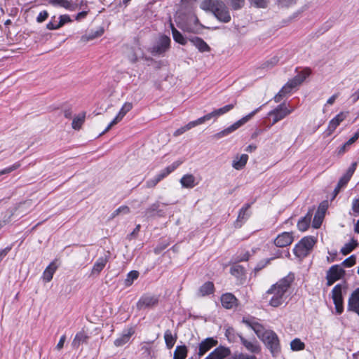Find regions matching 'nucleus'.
<instances>
[{
	"instance_id": "20e7f679",
	"label": "nucleus",
	"mask_w": 359,
	"mask_h": 359,
	"mask_svg": "<svg viewBox=\"0 0 359 359\" xmlns=\"http://www.w3.org/2000/svg\"><path fill=\"white\" fill-rule=\"evenodd\" d=\"M262 107H259L258 108L255 109L254 111L248 114V115L243 116L236 122H235L231 126L227 127L226 128L222 130V131L217 133L213 135V137L215 139H220L224 137H226L229 135V134L232 133L235 130H236L238 128L243 126L245 123H246L248 121H249L257 112H259L261 109Z\"/></svg>"
},
{
	"instance_id": "0eeeda50",
	"label": "nucleus",
	"mask_w": 359,
	"mask_h": 359,
	"mask_svg": "<svg viewBox=\"0 0 359 359\" xmlns=\"http://www.w3.org/2000/svg\"><path fill=\"white\" fill-rule=\"evenodd\" d=\"M342 289L343 285L341 284H337L332 290V298L335 306L336 312L338 314H341L344 311Z\"/></svg>"
},
{
	"instance_id": "680f3d73",
	"label": "nucleus",
	"mask_w": 359,
	"mask_h": 359,
	"mask_svg": "<svg viewBox=\"0 0 359 359\" xmlns=\"http://www.w3.org/2000/svg\"><path fill=\"white\" fill-rule=\"evenodd\" d=\"M250 253L249 252H245L243 254H241V255L238 256L236 258V262H245L248 261L250 258Z\"/></svg>"
},
{
	"instance_id": "1a4fd4ad",
	"label": "nucleus",
	"mask_w": 359,
	"mask_h": 359,
	"mask_svg": "<svg viewBox=\"0 0 359 359\" xmlns=\"http://www.w3.org/2000/svg\"><path fill=\"white\" fill-rule=\"evenodd\" d=\"M217 344V341L212 337L205 339L196 347L195 350L196 351L198 349V352L195 353L194 356L198 358H201Z\"/></svg>"
},
{
	"instance_id": "de8ad7c7",
	"label": "nucleus",
	"mask_w": 359,
	"mask_h": 359,
	"mask_svg": "<svg viewBox=\"0 0 359 359\" xmlns=\"http://www.w3.org/2000/svg\"><path fill=\"white\" fill-rule=\"evenodd\" d=\"M250 3L257 8H266L268 6L269 0H248Z\"/></svg>"
},
{
	"instance_id": "a211bd4d",
	"label": "nucleus",
	"mask_w": 359,
	"mask_h": 359,
	"mask_svg": "<svg viewBox=\"0 0 359 359\" xmlns=\"http://www.w3.org/2000/svg\"><path fill=\"white\" fill-rule=\"evenodd\" d=\"M134 332L135 331L132 327L123 330L122 334L116 339H115L114 344L117 347L125 345L129 341L131 336L134 334Z\"/></svg>"
},
{
	"instance_id": "6e6552de",
	"label": "nucleus",
	"mask_w": 359,
	"mask_h": 359,
	"mask_svg": "<svg viewBox=\"0 0 359 359\" xmlns=\"http://www.w3.org/2000/svg\"><path fill=\"white\" fill-rule=\"evenodd\" d=\"M345 274V271L338 264L332 266L327 271V285L330 286L337 280L341 279Z\"/></svg>"
},
{
	"instance_id": "423d86ee",
	"label": "nucleus",
	"mask_w": 359,
	"mask_h": 359,
	"mask_svg": "<svg viewBox=\"0 0 359 359\" xmlns=\"http://www.w3.org/2000/svg\"><path fill=\"white\" fill-rule=\"evenodd\" d=\"M170 45V39L165 36H161L155 44L149 49V51L154 55H161L168 50Z\"/></svg>"
},
{
	"instance_id": "603ef678",
	"label": "nucleus",
	"mask_w": 359,
	"mask_h": 359,
	"mask_svg": "<svg viewBox=\"0 0 359 359\" xmlns=\"http://www.w3.org/2000/svg\"><path fill=\"white\" fill-rule=\"evenodd\" d=\"M356 257L355 255H351L349 257L344 259L341 264L345 267H351L355 264Z\"/></svg>"
},
{
	"instance_id": "13d9d810",
	"label": "nucleus",
	"mask_w": 359,
	"mask_h": 359,
	"mask_svg": "<svg viewBox=\"0 0 359 359\" xmlns=\"http://www.w3.org/2000/svg\"><path fill=\"white\" fill-rule=\"evenodd\" d=\"M287 94L285 90L283 88L280 89V90L274 96L273 100L276 102H279L283 99V97Z\"/></svg>"
},
{
	"instance_id": "ea45409f",
	"label": "nucleus",
	"mask_w": 359,
	"mask_h": 359,
	"mask_svg": "<svg viewBox=\"0 0 359 359\" xmlns=\"http://www.w3.org/2000/svg\"><path fill=\"white\" fill-rule=\"evenodd\" d=\"M104 33V29L102 27H100L96 31H91L90 33H89L88 35L83 36L82 37V39H84L85 41H90L93 40L97 37H99L102 36Z\"/></svg>"
},
{
	"instance_id": "052dcab7",
	"label": "nucleus",
	"mask_w": 359,
	"mask_h": 359,
	"mask_svg": "<svg viewBox=\"0 0 359 359\" xmlns=\"http://www.w3.org/2000/svg\"><path fill=\"white\" fill-rule=\"evenodd\" d=\"M202 124L201 122L199 121V118L195 120V121H191L189 122V123H187V125L184 126L185 127V130H189L190 129H191L192 128H194L198 125H201Z\"/></svg>"
},
{
	"instance_id": "f8f14e48",
	"label": "nucleus",
	"mask_w": 359,
	"mask_h": 359,
	"mask_svg": "<svg viewBox=\"0 0 359 359\" xmlns=\"http://www.w3.org/2000/svg\"><path fill=\"white\" fill-rule=\"evenodd\" d=\"M238 337L240 339L241 344L245 348L247 351L253 353L257 354L261 352V346L255 338L250 339H245L241 334H238Z\"/></svg>"
},
{
	"instance_id": "2eb2a0df",
	"label": "nucleus",
	"mask_w": 359,
	"mask_h": 359,
	"mask_svg": "<svg viewBox=\"0 0 359 359\" xmlns=\"http://www.w3.org/2000/svg\"><path fill=\"white\" fill-rule=\"evenodd\" d=\"M109 261V255L104 254V256L100 257L97 259L91 271V275H99L100 273L105 267Z\"/></svg>"
},
{
	"instance_id": "0e129e2a",
	"label": "nucleus",
	"mask_w": 359,
	"mask_h": 359,
	"mask_svg": "<svg viewBox=\"0 0 359 359\" xmlns=\"http://www.w3.org/2000/svg\"><path fill=\"white\" fill-rule=\"evenodd\" d=\"M270 259H267L264 262H261L257 264V266L255 267V271L258 272L263 268H264L269 263Z\"/></svg>"
},
{
	"instance_id": "c9c22d12",
	"label": "nucleus",
	"mask_w": 359,
	"mask_h": 359,
	"mask_svg": "<svg viewBox=\"0 0 359 359\" xmlns=\"http://www.w3.org/2000/svg\"><path fill=\"white\" fill-rule=\"evenodd\" d=\"M311 71L309 68H305L299 72L294 78L297 81L299 85L311 74Z\"/></svg>"
},
{
	"instance_id": "473e14b6",
	"label": "nucleus",
	"mask_w": 359,
	"mask_h": 359,
	"mask_svg": "<svg viewBox=\"0 0 359 359\" xmlns=\"http://www.w3.org/2000/svg\"><path fill=\"white\" fill-rule=\"evenodd\" d=\"M358 245V243L354 238H351L349 243H346L341 249V253L344 255H347L351 252Z\"/></svg>"
},
{
	"instance_id": "a878e982",
	"label": "nucleus",
	"mask_w": 359,
	"mask_h": 359,
	"mask_svg": "<svg viewBox=\"0 0 359 359\" xmlns=\"http://www.w3.org/2000/svg\"><path fill=\"white\" fill-rule=\"evenodd\" d=\"M312 217V212L311 211H309L307 214L304 217H302L298 223H297V228L301 231H305L308 229L309 227L311 220Z\"/></svg>"
},
{
	"instance_id": "6e6d98bb",
	"label": "nucleus",
	"mask_w": 359,
	"mask_h": 359,
	"mask_svg": "<svg viewBox=\"0 0 359 359\" xmlns=\"http://www.w3.org/2000/svg\"><path fill=\"white\" fill-rule=\"evenodd\" d=\"M231 6L234 10L241 8L245 4V0H230Z\"/></svg>"
},
{
	"instance_id": "dca6fc26",
	"label": "nucleus",
	"mask_w": 359,
	"mask_h": 359,
	"mask_svg": "<svg viewBox=\"0 0 359 359\" xmlns=\"http://www.w3.org/2000/svg\"><path fill=\"white\" fill-rule=\"evenodd\" d=\"M48 3L54 7L63 8L68 11H74L76 8V4L72 1L69 0H48Z\"/></svg>"
},
{
	"instance_id": "8fccbe9b",
	"label": "nucleus",
	"mask_w": 359,
	"mask_h": 359,
	"mask_svg": "<svg viewBox=\"0 0 359 359\" xmlns=\"http://www.w3.org/2000/svg\"><path fill=\"white\" fill-rule=\"evenodd\" d=\"M238 334L232 327H228L225 331V336L229 341H235Z\"/></svg>"
},
{
	"instance_id": "a19ab883",
	"label": "nucleus",
	"mask_w": 359,
	"mask_h": 359,
	"mask_svg": "<svg viewBox=\"0 0 359 359\" xmlns=\"http://www.w3.org/2000/svg\"><path fill=\"white\" fill-rule=\"evenodd\" d=\"M290 348L294 351H302L304 349L305 344L299 339L295 338L290 342Z\"/></svg>"
},
{
	"instance_id": "6ab92c4d",
	"label": "nucleus",
	"mask_w": 359,
	"mask_h": 359,
	"mask_svg": "<svg viewBox=\"0 0 359 359\" xmlns=\"http://www.w3.org/2000/svg\"><path fill=\"white\" fill-rule=\"evenodd\" d=\"M357 163L355 162L353 163L351 166L348 168L346 173L339 179L337 185L341 187V188L346 186L349 180H351L352 175H353L355 169H356Z\"/></svg>"
},
{
	"instance_id": "774afa93",
	"label": "nucleus",
	"mask_w": 359,
	"mask_h": 359,
	"mask_svg": "<svg viewBox=\"0 0 359 359\" xmlns=\"http://www.w3.org/2000/svg\"><path fill=\"white\" fill-rule=\"evenodd\" d=\"M65 340H66V336L65 335H62L60 337V340H59V341H58V343H57V344L56 346V348L57 350H60V349H62L63 348L64 344L65 342Z\"/></svg>"
},
{
	"instance_id": "f704fd0d",
	"label": "nucleus",
	"mask_w": 359,
	"mask_h": 359,
	"mask_svg": "<svg viewBox=\"0 0 359 359\" xmlns=\"http://www.w3.org/2000/svg\"><path fill=\"white\" fill-rule=\"evenodd\" d=\"M173 39L178 43L185 45L187 43L186 39L183 35L174 27L172 24H170Z\"/></svg>"
},
{
	"instance_id": "bb28decb",
	"label": "nucleus",
	"mask_w": 359,
	"mask_h": 359,
	"mask_svg": "<svg viewBox=\"0 0 359 359\" xmlns=\"http://www.w3.org/2000/svg\"><path fill=\"white\" fill-rule=\"evenodd\" d=\"M88 338L89 337L83 330L77 332L72 341V346L79 348L81 344L86 343Z\"/></svg>"
},
{
	"instance_id": "09e8293b",
	"label": "nucleus",
	"mask_w": 359,
	"mask_h": 359,
	"mask_svg": "<svg viewBox=\"0 0 359 359\" xmlns=\"http://www.w3.org/2000/svg\"><path fill=\"white\" fill-rule=\"evenodd\" d=\"M129 212H130L129 207H128L126 205H122V206H120L119 208H118L116 210H115L112 212V214L111 215V218H114L116 216L118 215L121 213L128 214Z\"/></svg>"
},
{
	"instance_id": "ddd939ff",
	"label": "nucleus",
	"mask_w": 359,
	"mask_h": 359,
	"mask_svg": "<svg viewBox=\"0 0 359 359\" xmlns=\"http://www.w3.org/2000/svg\"><path fill=\"white\" fill-rule=\"evenodd\" d=\"M144 215L147 219L154 218L156 216L159 217H165V212L160 209V203L155 202L149 205L144 212Z\"/></svg>"
},
{
	"instance_id": "2f4dec72",
	"label": "nucleus",
	"mask_w": 359,
	"mask_h": 359,
	"mask_svg": "<svg viewBox=\"0 0 359 359\" xmlns=\"http://www.w3.org/2000/svg\"><path fill=\"white\" fill-rule=\"evenodd\" d=\"M164 339L166 347L170 349L174 346L177 341V336H173L172 332L170 330H167L164 333Z\"/></svg>"
},
{
	"instance_id": "9d476101",
	"label": "nucleus",
	"mask_w": 359,
	"mask_h": 359,
	"mask_svg": "<svg viewBox=\"0 0 359 359\" xmlns=\"http://www.w3.org/2000/svg\"><path fill=\"white\" fill-rule=\"evenodd\" d=\"M292 110L288 109L285 104H279L276 108L268 113V116H273L271 126L283 119L289 115Z\"/></svg>"
},
{
	"instance_id": "cd10ccee",
	"label": "nucleus",
	"mask_w": 359,
	"mask_h": 359,
	"mask_svg": "<svg viewBox=\"0 0 359 359\" xmlns=\"http://www.w3.org/2000/svg\"><path fill=\"white\" fill-rule=\"evenodd\" d=\"M180 163L176 161L174 162L172 165L166 167L160 172L156 175V177L158 179V180L161 182L162 180H163L165 177H166L169 174L172 172L179 165Z\"/></svg>"
},
{
	"instance_id": "e2e57ef3",
	"label": "nucleus",
	"mask_w": 359,
	"mask_h": 359,
	"mask_svg": "<svg viewBox=\"0 0 359 359\" xmlns=\"http://www.w3.org/2000/svg\"><path fill=\"white\" fill-rule=\"evenodd\" d=\"M352 210L356 214H359V198H354L352 201Z\"/></svg>"
},
{
	"instance_id": "4468645a",
	"label": "nucleus",
	"mask_w": 359,
	"mask_h": 359,
	"mask_svg": "<svg viewBox=\"0 0 359 359\" xmlns=\"http://www.w3.org/2000/svg\"><path fill=\"white\" fill-rule=\"evenodd\" d=\"M292 233L283 232L279 234L274 240V244L279 248H284L290 245L293 241Z\"/></svg>"
},
{
	"instance_id": "aec40b11",
	"label": "nucleus",
	"mask_w": 359,
	"mask_h": 359,
	"mask_svg": "<svg viewBox=\"0 0 359 359\" xmlns=\"http://www.w3.org/2000/svg\"><path fill=\"white\" fill-rule=\"evenodd\" d=\"M346 116L343 112H340L337 114L329 122L327 127L328 135L332 134L338 126L345 119Z\"/></svg>"
},
{
	"instance_id": "338daca9",
	"label": "nucleus",
	"mask_w": 359,
	"mask_h": 359,
	"mask_svg": "<svg viewBox=\"0 0 359 359\" xmlns=\"http://www.w3.org/2000/svg\"><path fill=\"white\" fill-rule=\"evenodd\" d=\"M11 250V246L6 247V248L0 250V262L2 261L4 257H5L9 251Z\"/></svg>"
},
{
	"instance_id": "9b49d317",
	"label": "nucleus",
	"mask_w": 359,
	"mask_h": 359,
	"mask_svg": "<svg viewBox=\"0 0 359 359\" xmlns=\"http://www.w3.org/2000/svg\"><path fill=\"white\" fill-rule=\"evenodd\" d=\"M158 303V296L145 294L140 298V299L137 302L136 306L138 310H142L146 308L153 307L156 306Z\"/></svg>"
},
{
	"instance_id": "5701e85b",
	"label": "nucleus",
	"mask_w": 359,
	"mask_h": 359,
	"mask_svg": "<svg viewBox=\"0 0 359 359\" xmlns=\"http://www.w3.org/2000/svg\"><path fill=\"white\" fill-rule=\"evenodd\" d=\"M191 43L196 47V48L202 53L208 52L210 50L208 43L201 38L195 36L189 39Z\"/></svg>"
},
{
	"instance_id": "e433bc0d",
	"label": "nucleus",
	"mask_w": 359,
	"mask_h": 359,
	"mask_svg": "<svg viewBox=\"0 0 359 359\" xmlns=\"http://www.w3.org/2000/svg\"><path fill=\"white\" fill-rule=\"evenodd\" d=\"M85 117H86L85 113H82V114L78 115L77 116L74 117L72 121V128L75 130L80 129L82 124L84 122Z\"/></svg>"
},
{
	"instance_id": "4be33fe9",
	"label": "nucleus",
	"mask_w": 359,
	"mask_h": 359,
	"mask_svg": "<svg viewBox=\"0 0 359 359\" xmlns=\"http://www.w3.org/2000/svg\"><path fill=\"white\" fill-rule=\"evenodd\" d=\"M358 138L359 130L347 142H346L344 144L337 149V155H343L346 151L349 149L350 147L358 140Z\"/></svg>"
},
{
	"instance_id": "bf43d9fd",
	"label": "nucleus",
	"mask_w": 359,
	"mask_h": 359,
	"mask_svg": "<svg viewBox=\"0 0 359 359\" xmlns=\"http://www.w3.org/2000/svg\"><path fill=\"white\" fill-rule=\"evenodd\" d=\"M160 181L155 176L154 178L149 180L146 182V187L147 188H153Z\"/></svg>"
},
{
	"instance_id": "37998d69",
	"label": "nucleus",
	"mask_w": 359,
	"mask_h": 359,
	"mask_svg": "<svg viewBox=\"0 0 359 359\" xmlns=\"http://www.w3.org/2000/svg\"><path fill=\"white\" fill-rule=\"evenodd\" d=\"M279 62V58L278 56H274L271 57L270 60L266 61L262 65V69H271L276 65Z\"/></svg>"
},
{
	"instance_id": "4c0bfd02",
	"label": "nucleus",
	"mask_w": 359,
	"mask_h": 359,
	"mask_svg": "<svg viewBox=\"0 0 359 359\" xmlns=\"http://www.w3.org/2000/svg\"><path fill=\"white\" fill-rule=\"evenodd\" d=\"M236 104V102H235L234 103H231V104L225 105L221 108L215 109V114H216L217 118L226 114L227 112H229V111L233 109L234 108Z\"/></svg>"
},
{
	"instance_id": "412c9836",
	"label": "nucleus",
	"mask_w": 359,
	"mask_h": 359,
	"mask_svg": "<svg viewBox=\"0 0 359 359\" xmlns=\"http://www.w3.org/2000/svg\"><path fill=\"white\" fill-rule=\"evenodd\" d=\"M237 299L231 293H226L221 297V303L223 307L227 309H232L236 303Z\"/></svg>"
},
{
	"instance_id": "c756f323",
	"label": "nucleus",
	"mask_w": 359,
	"mask_h": 359,
	"mask_svg": "<svg viewBox=\"0 0 359 359\" xmlns=\"http://www.w3.org/2000/svg\"><path fill=\"white\" fill-rule=\"evenodd\" d=\"M57 269L54 262H51L44 270L43 273V278L46 282H50L53 276L54 273Z\"/></svg>"
},
{
	"instance_id": "c85d7f7f",
	"label": "nucleus",
	"mask_w": 359,
	"mask_h": 359,
	"mask_svg": "<svg viewBox=\"0 0 359 359\" xmlns=\"http://www.w3.org/2000/svg\"><path fill=\"white\" fill-rule=\"evenodd\" d=\"M195 177L191 174L184 175L180 180L182 186L184 188L191 189L196 186Z\"/></svg>"
},
{
	"instance_id": "7ed1b4c3",
	"label": "nucleus",
	"mask_w": 359,
	"mask_h": 359,
	"mask_svg": "<svg viewBox=\"0 0 359 359\" xmlns=\"http://www.w3.org/2000/svg\"><path fill=\"white\" fill-rule=\"evenodd\" d=\"M200 8L212 12L215 18L222 22L226 23L231 20L229 9L221 0H203Z\"/></svg>"
},
{
	"instance_id": "f257e3e1",
	"label": "nucleus",
	"mask_w": 359,
	"mask_h": 359,
	"mask_svg": "<svg viewBox=\"0 0 359 359\" xmlns=\"http://www.w3.org/2000/svg\"><path fill=\"white\" fill-rule=\"evenodd\" d=\"M242 322L250 327L257 337L264 343L269 350L273 357H277L281 352L280 340L277 334L271 330H266L255 318H243Z\"/></svg>"
},
{
	"instance_id": "58836bf2",
	"label": "nucleus",
	"mask_w": 359,
	"mask_h": 359,
	"mask_svg": "<svg viewBox=\"0 0 359 359\" xmlns=\"http://www.w3.org/2000/svg\"><path fill=\"white\" fill-rule=\"evenodd\" d=\"M230 273L231 275L239 278L245 275V269L241 265H235L231 267Z\"/></svg>"
},
{
	"instance_id": "69168bd1",
	"label": "nucleus",
	"mask_w": 359,
	"mask_h": 359,
	"mask_svg": "<svg viewBox=\"0 0 359 359\" xmlns=\"http://www.w3.org/2000/svg\"><path fill=\"white\" fill-rule=\"evenodd\" d=\"M140 224H137L136 227L134 229V230L128 235V238L130 239H132L133 238L137 237L140 230Z\"/></svg>"
},
{
	"instance_id": "c03bdc74",
	"label": "nucleus",
	"mask_w": 359,
	"mask_h": 359,
	"mask_svg": "<svg viewBox=\"0 0 359 359\" xmlns=\"http://www.w3.org/2000/svg\"><path fill=\"white\" fill-rule=\"evenodd\" d=\"M324 215L323 213L320 214L317 212L313 217L312 226L314 229H318L322 224L323 220Z\"/></svg>"
},
{
	"instance_id": "7c9ffc66",
	"label": "nucleus",
	"mask_w": 359,
	"mask_h": 359,
	"mask_svg": "<svg viewBox=\"0 0 359 359\" xmlns=\"http://www.w3.org/2000/svg\"><path fill=\"white\" fill-rule=\"evenodd\" d=\"M250 208V203H246L242 208L239 210L237 222H243L247 220V219L250 217V214L248 210Z\"/></svg>"
},
{
	"instance_id": "5fc2aeb1",
	"label": "nucleus",
	"mask_w": 359,
	"mask_h": 359,
	"mask_svg": "<svg viewBox=\"0 0 359 359\" xmlns=\"http://www.w3.org/2000/svg\"><path fill=\"white\" fill-rule=\"evenodd\" d=\"M234 359H257L255 355H249L248 353H236L233 356Z\"/></svg>"
},
{
	"instance_id": "4d7b16f0",
	"label": "nucleus",
	"mask_w": 359,
	"mask_h": 359,
	"mask_svg": "<svg viewBox=\"0 0 359 359\" xmlns=\"http://www.w3.org/2000/svg\"><path fill=\"white\" fill-rule=\"evenodd\" d=\"M48 17V13L46 11H43L39 13L36 18V22L41 23L44 22Z\"/></svg>"
},
{
	"instance_id": "72a5a7b5",
	"label": "nucleus",
	"mask_w": 359,
	"mask_h": 359,
	"mask_svg": "<svg viewBox=\"0 0 359 359\" xmlns=\"http://www.w3.org/2000/svg\"><path fill=\"white\" fill-rule=\"evenodd\" d=\"M187 356V346L185 345L177 346L174 351L173 359H185Z\"/></svg>"
},
{
	"instance_id": "f3484780",
	"label": "nucleus",
	"mask_w": 359,
	"mask_h": 359,
	"mask_svg": "<svg viewBox=\"0 0 359 359\" xmlns=\"http://www.w3.org/2000/svg\"><path fill=\"white\" fill-rule=\"evenodd\" d=\"M70 22H72V19L69 15H61L59 17V22L57 23H53V20H50L46 25V28L49 30H56Z\"/></svg>"
},
{
	"instance_id": "39448f33",
	"label": "nucleus",
	"mask_w": 359,
	"mask_h": 359,
	"mask_svg": "<svg viewBox=\"0 0 359 359\" xmlns=\"http://www.w3.org/2000/svg\"><path fill=\"white\" fill-rule=\"evenodd\" d=\"M316 239L313 236H305L297 243L293 249L294 254L298 257H305L313 249Z\"/></svg>"
},
{
	"instance_id": "79ce46f5",
	"label": "nucleus",
	"mask_w": 359,
	"mask_h": 359,
	"mask_svg": "<svg viewBox=\"0 0 359 359\" xmlns=\"http://www.w3.org/2000/svg\"><path fill=\"white\" fill-rule=\"evenodd\" d=\"M139 276V272L137 271H131L127 274V277L125 279V285L130 286L133 284V281L137 279Z\"/></svg>"
},
{
	"instance_id": "393cba45",
	"label": "nucleus",
	"mask_w": 359,
	"mask_h": 359,
	"mask_svg": "<svg viewBox=\"0 0 359 359\" xmlns=\"http://www.w3.org/2000/svg\"><path fill=\"white\" fill-rule=\"evenodd\" d=\"M248 160V156L247 154H242L241 156H236L232 161V167L237 170H240L243 169Z\"/></svg>"
},
{
	"instance_id": "f03ea898",
	"label": "nucleus",
	"mask_w": 359,
	"mask_h": 359,
	"mask_svg": "<svg viewBox=\"0 0 359 359\" xmlns=\"http://www.w3.org/2000/svg\"><path fill=\"white\" fill-rule=\"evenodd\" d=\"M293 280L294 275L290 273L271 286L266 291L267 294L272 295L269 300L270 306L278 307L285 302L287 297V292Z\"/></svg>"
},
{
	"instance_id": "864d4df0",
	"label": "nucleus",
	"mask_w": 359,
	"mask_h": 359,
	"mask_svg": "<svg viewBox=\"0 0 359 359\" xmlns=\"http://www.w3.org/2000/svg\"><path fill=\"white\" fill-rule=\"evenodd\" d=\"M212 118H214L215 120L217 119L216 114H215V110H213L212 112L207 114L206 115L199 118V121L203 124L207 121H209Z\"/></svg>"
},
{
	"instance_id": "a18cd8bd",
	"label": "nucleus",
	"mask_w": 359,
	"mask_h": 359,
	"mask_svg": "<svg viewBox=\"0 0 359 359\" xmlns=\"http://www.w3.org/2000/svg\"><path fill=\"white\" fill-rule=\"evenodd\" d=\"M299 85V84L297 83L296 79L293 78L292 79L288 81L283 88L284 90H285L286 93H290L294 88H296Z\"/></svg>"
},
{
	"instance_id": "b1692460",
	"label": "nucleus",
	"mask_w": 359,
	"mask_h": 359,
	"mask_svg": "<svg viewBox=\"0 0 359 359\" xmlns=\"http://www.w3.org/2000/svg\"><path fill=\"white\" fill-rule=\"evenodd\" d=\"M215 287L212 282L208 281L205 282L203 285H202L198 292H197V296L198 297H205L206 295H209L210 294H212L214 292Z\"/></svg>"
},
{
	"instance_id": "49530a36",
	"label": "nucleus",
	"mask_w": 359,
	"mask_h": 359,
	"mask_svg": "<svg viewBox=\"0 0 359 359\" xmlns=\"http://www.w3.org/2000/svg\"><path fill=\"white\" fill-rule=\"evenodd\" d=\"M133 108V104L131 102H125L118 113V116L123 118L125 115L130 111Z\"/></svg>"
},
{
	"instance_id": "3c124183",
	"label": "nucleus",
	"mask_w": 359,
	"mask_h": 359,
	"mask_svg": "<svg viewBox=\"0 0 359 359\" xmlns=\"http://www.w3.org/2000/svg\"><path fill=\"white\" fill-rule=\"evenodd\" d=\"M20 163L19 162L15 163L13 165L0 170V176L14 171L20 168Z\"/></svg>"
}]
</instances>
